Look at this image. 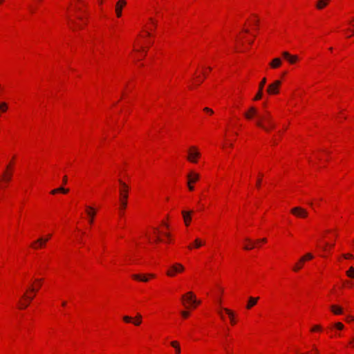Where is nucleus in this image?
<instances>
[{"instance_id":"nucleus-16","label":"nucleus","mask_w":354,"mask_h":354,"mask_svg":"<svg viewBox=\"0 0 354 354\" xmlns=\"http://www.w3.org/2000/svg\"><path fill=\"white\" fill-rule=\"evenodd\" d=\"M281 56L290 65H295L300 61L299 55L291 54L288 51H283Z\"/></svg>"},{"instance_id":"nucleus-7","label":"nucleus","mask_w":354,"mask_h":354,"mask_svg":"<svg viewBox=\"0 0 354 354\" xmlns=\"http://www.w3.org/2000/svg\"><path fill=\"white\" fill-rule=\"evenodd\" d=\"M129 190V186L126 183L120 181V186H119V194H120L119 212H120V216L123 215L124 210L126 209V208L127 207Z\"/></svg>"},{"instance_id":"nucleus-22","label":"nucleus","mask_w":354,"mask_h":354,"mask_svg":"<svg viewBox=\"0 0 354 354\" xmlns=\"http://www.w3.org/2000/svg\"><path fill=\"white\" fill-rule=\"evenodd\" d=\"M337 233L334 230H328L325 231L322 235V239L325 241H332L335 243L337 237Z\"/></svg>"},{"instance_id":"nucleus-48","label":"nucleus","mask_w":354,"mask_h":354,"mask_svg":"<svg viewBox=\"0 0 354 354\" xmlns=\"http://www.w3.org/2000/svg\"><path fill=\"white\" fill-rule=\"evenodd\" d=\"M346 348L353 349L354 348V336H353L349 341L348 342L346 346Z\"/></svg>"},{"instance_id":"nucleus-42","label":"nucleus","mask_w":354,"mask_h":354,"mask_svg":"<svg viewBox=\"0 0 354 354\" xmlns=\"http://www.w3.org/2000/svg\"><path fill=\"white\" fill-rule=\"evenodd\" d=\"M11 176V173L8 172V171H6L2 175L1 180L8 182L10 180Z\"/></svg>"},{"instance_id":"nucleus-40","label":"nucleus","mask_w":354,"mask_h":354,"mask_svg":"<svg viewBox=\"0 0 354 354\" xmlns=\"http://www.w3.org/2000/svg\"><path fill=\"white\" fill-rule=\"evenodd\" d=\"M142 317L140 314H138L133 319L132 323L136 326H138L142 324Z\"/></svg>"},{"instance_id":"nucleus-36","label":"nucleus","mask_w":354,"mask_h":354,"mask_svg":"<svg viewBox=\"0 0 354 354\" xmlns=\"http://www.w3.org/2000/svg\"><path fill=\"white\" fill-rule=\"evenodd\" d=\"M312 334L322 333L324 331V327L321 324H313L309 330Z\"/></svg>"},{"instance_id":"nucleus-5","label":"nucleus","mask_w":354,"mask_h":354,"mask_svg":"<svg viewBox=\"0 0 354 354\" xmlns=\"http://www.w3.org/2000/svg\"><path fill=\"white\" fill-rule=\"evenodd\" d=\"M43 283L42 279H35L28 282L24 292V309L27 308L35 297Z\"/></svg>"},{"instance_id":"nucleus-31","label":"nucleus","mask_w":354,"mask_h":354,"mask_svg":"<svg viewBox=\"0 0 354 354\" xmlns=\"http://www.w3.org/2000/svg\"><path fill=\"white\" fill-rule=\"evenodd\" d=\"M282 59L280 57H275L270 62L269 66L272 69H277L279 68L282 66Z\"/></svg>"},{"instance_id":"nucleus-51","label":"nucleus","mask_w":354,"mask_h":354,"mask_svg":"<svg viewBox=\"0 0 354 354\" xmlns=\"http://www.w3.org/2000/svg\"><path fill=\"white\" fill-rule=\"evenodd\" d=\"M343 286L351 288H353V283L350 281L346 280L343 282Z\"/></svg>"},{"instance_id":"nucleus-34","label":"nucleus","mask_w":354,"mask_h":354,"mask_svg":"<svg viewBox=\"0 0 354 354\" xmlns=\"http://www.w3.org/2000/svg\"><path fill=\"white\" fill-rule=\"evenodd\" d=\"M330 0H317L315 3L316 9L321 10L328 6Z\"/></svg>"},{"instance_id":"nucleus-41","label":"nucleus","mask_w":354,"mask_h":354,"mask_svg":"<svg viewBox=\"0 0 354 354\" xmlns=\"http://www.w3.org/2000/svg\"><path fill=\"white\" fill-rule=\"evenodd\" d=\"M342 258L346 260H353L354 259V256L351 253H345L338 258V261H341Z\"/></svg>"},{"instance_id":"nucleus-54","label":"nucleus","mask_w":354,"mask_h":354,"mask_svg":"<svg viewBox=\"0 0 354 354\" xmlns=\"http://www.w3.org/2000/svg\"><path fill=\"white\" fill-rule=\"evenodd\" d=\"M261 181H262V176L259 175V176L257 180V183H256V186L257 188H259L261 187Z\"/></svg>"},{"instance_id":"nucleus-3","label":"nucleus","mask_w":354,"mask_h":354,"mask_svg":"<svg viewBox=\"0 0 354 354\" xmlns=\"http://www.w3.org/2000/svg\"><path fill=\"white\" fill-rule=\"evenodd\" d=\"M66 22L68 28L73 32L81 30L87 25V15L84 11L73 12L72 9H69L66 13Z\"/></svg>"},{"instance_id":"nucleus-1","label":"nucleus","mask_w":354,"mask_h":354,"mask_svg":"<svg viewBox=\"0 0 354 354\" xmlns=\"http://www.w3.org/2000/svg\"><path fill=\"white\" fill-rule=\"evenodd\" d=\"M156 28V21L152 18L148 19L133 44V49L130 55L132 60L140 61L145 57L148 49L153 43Z\"/></svg>"},{"instance_id":"nucleus-44","label":"nucleus","mask_w":354,"mask_h":354,"mask_svg":"<svg viewBox=\"0 0 354 354\" xmlns=\"http://www.w3.org/2000/svg\"><path fill=\"white\" fill-rule=\"evenodd\" d=\"M346 275L348 278L354 279V267H350L348 270L346 272Z\"/></svg>"},{"instance_id":"nucleus-28","label":"nucleus","mask_w":354,"mask_h":354,"mask_svg":"<svg viewBox=\"0 0 354 354\" xmlns=\"http://www.w3.org/2000/svg\"><path fill=\"white\" fill-rule=\"evenodd\" d=\"M335 246V243L332 241L322 240V243H321L320 247L322 248L323 252H329L332 250L333 247Z\"/></svg>"},{"instance_id":"nucleus-52","label":"nucleus","mask_w":354,"mask_h":354,"mask_svg":"<svg viewBox=\"0 0 354 354\" xmlns=\"http://www.w3.org/2000/svg\"><path fill=\"white\" fill-rule=\"evenodd\" d=\"M7 109V105L3 102L0 104V112H5Z\"/></svg>"},{"instance_id":"nucleus-17","label":"nucleus","mask_w":354,"mask_h":354,"mask_svg":"<svg viewBox=\"0 0 354 354\" xmlns=\"http://www.w3.org/2000/svg\"><path fill=\"white\" fill-rule=\"evenodd\" d=\"M261 113H259V111H258V109L256 108L255 106H250L248 108V110H246L244 113H243V117L245 118V120H253L254 118H256V120L258 118V115L260 114Z\"/></svg>"},{"instance_id":"nucleus-50","label":"nucleus","mask_w":354,"mask_h":354,"mask_svg":"<svg viewBox=\"0 0 354 354\" xmlns=\"http://www.w3.org/2000/svg\"><path fill=\"white\" fill-rule=\"evenodd\" d=\"M203 111L209 115H212L214 113V111H213V109H212L211 108H209V107H205L203 109Z\"/></svg>"},{"instance_id":"nucleus-60","label":"nucleus","mask_w":354,"mask_h":354,"mask_svg":"<svg viewBox=\"0 0 354 354\" xmlns=\"http://www.w3.org/2000/svg\"><path fill=\"white\" fill-rule=\"evenodd\" d=\"M328 50H329L330 53H332V52H333V47H330V48H328Z\"/></svg>"},{"instance_id":"nucleus-4","label":"nucleus","mask_w":354,"mask_h":354,"mask_svg":"<svg viewBox=\"0 0 354 354\" xmlns=\"http://www.w3.org/2000/svg\"><path fill=\"white\" fill-rule=\"evenodd\" d=\"M255 124L257 127L266 133L271 132L277 126L276 122L271 112L267 110L262 111L258 115V118L255 121Z\"/></svg>"},{"instance_id":"nucleus-35","label":"nucleus","mask_w":354,"mask_h":354,"mask_svg":"<svg viewBox=\"0 0 354 354\" xmlns=\"http://www.w3.org/2000/svg\"><path fill=\"white\" fill-rule=\"evenodd\" d=\"M259 299V297H250L247 303V305L245 306L246 309L250 310L252 307H254L258 302Z\"/></svg>"},{"instance_id":"nucleus-8","label":"nucleus","mask_w":354,"mask_h":354,"mask_svg":"<svg viewBox=\"0 0 354 354\" xmlns=\"http://www.w3.org/2000/svg\"><path fill=\"white\" fill-rule=\"evenodd\" d=\"M202 157L200 148L196 145L189 146L186 151V160L187 162L196 165Z\"/></svg>"},{"instance_id":"nucleus-29","label":"nucleus","mask_w":354,"mask_h":354,"mask_svg":"<svg viewBox=\"0 0 354 354\" xmlns=\"http://www.w3.org/2000/svg\"><path fill=\"white\" fill-rule=\"evenodd\" d=\"M255 248H257V245L253 240L249 238H245L243 240V249L245 250H251Z\"/></svg>"},{"instance_id":"nucleus-58","label":"nucleus","mask_w":354,"mask_h":354,"mask_svg":"<svg viewBox=\"0 0 354 354\" xmlns=\"http://www.w3.org/2000/svg\"><path fill=\"white\" fill-rule=\"evenodd\" d=\"M63 182H64V184H66V182H67V177H66V176H64V178H63Z\"/></svg>"},{"instance_id":"nucleus-37","label":"nucleus","mask_w":354,"mask_h":354,"mask_svg":"<svg viewBox=\"0 0 354 354\" xmlns=\"http://www.w3.org/2000/svg\"><path fill=\"white\" fill-rule=\"evenodd\" d=\"M68 192H69L68 189H66L64 187H58V188L51 190L50 194L52 195H56L57 194H66L68 193Z\"/></svg>"},{"instance_id":"nucleus-18","label":"nucleus","mask_w":354,"mask_h":354,"mask_svg":"<svg viewBox=\"0 0 354 354\" xmlns=\"http://www.w3.org/2000/svg\"><path fill=\"white\" fill-rule=\"evenodd\" d=\"M85 6L84 0H72L71 6L67 8L68 11L69 9H72L73 12H77L78 11H84L83 8Z\"/></svg>"},{"instance_id":"nucleus-56","label":"nucleus","mask_w":354,"mask_h":354,"mask_svg":"<svg viewBox=\"0 0 354 354\" xmlns=\"http://www.w3.org/2000/svg\"><path fill=\"white\" fill-rule=\"evenodd\" d=\"M95 218V217H88V218H87L88 223H89V225H92L94 223Z\"/></svg>"},{"instance_id":"nucleus-13","label":"nucleus","mask_w":354,"mask_h":354,"mask_svg":"<svg viewBox=\"0 0 354 354\" xmlns=\"http://www.w3.org/2000/svg\"><path fill=\"white\" fill-rule=\"evenodd\" d=\"M163 226L161 229L151 227L146 234L147 238L150 243H159L162 234Z\"/></svg>"},{"instance_id":"nucleus-49","label":"nucleus","mask_w":354,"mask_h":354,"mask_svg":"<svg viewBox=\"0 0 354 354\" xmlns=\"http://www.w3.org/2000/svg\"><path fill=\"white\" fill-rule=\"evenodd\" d=\"M133 319V317L128 316V315H125L122 317L123 322L127 324L132 323Z\"/></svg>"},{"instance_id":"nucleus-20","label":"nucleus","mask_w":354,"mask_h":354,"mask_svg":"<svg viewBox=\"0 0 354 354\" xmlns=\"http://www.w3.org/2000/svg\"><path fill=\"white\" fill-rule=\"evenodd\" d=\"M291 213L296 217L300 218H306L308 217V212L301 207H296L291 209Z\"/></svg>"},{"instance_id":"nucleus-6","label":"nucleus","mask_w":354,"mask_h":354,"mask_svg":"<svg viewBox=\"0 0 354 354\" xmlns=\"http://www.w3.org/2000/svg\"><path fill=\"white\" fill-rule=\"evenodd\" d=\"M181 304L185 309L194 310L201 304V301L192 291L185 292L181 296Z\"/></svg>"},{"instance_id":"nucleus-53","label":"nucleus","mask_w":354,"mask_h":354,"mask_svg":"<svg viewBox=\"0 0 354 354\" xmlns=\"http://www.w3.org/2000/svg\"><path fill=\"white\" fill-rule=\"evenodd\" d=\"M311 352L313 354H320L319 349L316 346V345H313Z\"/></svg>"},{"instance_id":"nucleus-9","label":"nucleus","mask_w":354,"mask_h":354,"mask_svg":"<svg viewBox=\"0 0 354 354\" xmlns=\"http://www.w3.org/2000/svg\"><path fill=\"white\" fill-rule=\"evenodd\" d=\"M185 266L179 262H174L169 265L165 270V274L169 278H175L185 272Z\"/></svg>"},{"instance_id":"nucleus-12","label":"nucleus","mask_w":354,"mask_h":354,"mask_svg":"<svg viewBox=\"0 0 354 354\" xmlns=\"http://www.w3.org/2000/svg\"><path fill=\"white\" fill-rule=\"evenodd\" d=\"M52 237V234H48L33 241L30 244V248L34 250H39L46 248L47 243Z\"/></svg>"},{"instance_id":"nucleus-43","label":"nucleus","mask_w":354,"mask_h":354,"mask_svg":"<svg viewBox=\"0 0 354 354\" xmlns=\"http://www.w3.org/2000/svg\"><path fill=\"white\" fill-rule=\"evenodd\" d=\"M263 95V91L258 89V91L253 98L254 101H259L262 99Z\"/></svg>"},{"instance_id":"nucleus-11","label":"nucleus","mask_w":354,"mask_h":354,"mask_svg":"<svg viewBox=\"0 0 354 354\" xmlns=\"http://www.w3.org/2000/svg\"><path fill=\"white\" fill-rule=\"evenodd\" d=\"M315 258V256L311 252H307L303 256L300 257L298 260L292 265V271L295 273H298L300 272L305 266L306 262H308L313 260Z\"/></svg>"},{"instance_id":"nucleus-19","label":"nucleus","mask_w":354,"mask_h":354,"mask_svg":"<svg viewBox=\"0 0 354 354\" xmlns=\"http://www.w3.org/2000/svg\"><path fill=\"white\" fill-rule=\"evenodd\" d=\"M194 213V210H182L181 214L183 223L186 227H189L191 225Z\"/></svg>"},{"instance_id":"nucleus-55","label":"nucleus","mask_w":354,"mask_h":354,"mask_svg":"<svg viewBox=\"0 0 354 354\" xmlns=\"http://www.w3.org/2000/svg\"><path fill=\"white\" fill-rule=\"evenodd\" d=\"M330 333H331V335H330V338H333V337H339L340 336V333H338L337 332H334V330L333 332H330Z\"/></svg>"},{"instance_id":"nucleus-10","label":"nucleus","mask_w":354,"mask_h":354,"mask_svg":"<svg viewBox=\"0 0 354 354\" xmlns=\"http://www.w3.org/2000/svg\"><path fill=\"white\" fill-rule=\"evenodd\" d=\"M217 314L223 322H225L228 319L230 325L232 326L237 323L234 312L229 308L221 307L217 310Z\"/></svg>"},{"instance_id":"nucleus-63","label":"nucleus","mask_w":354,"mask_h":354,"mask_svg":"<svg viewBox=\"0 0 354 354\" xmlns=\"http://www.w3.org/2000/svg\"><path fill=\"white\" fill-rule=\"evenodd\" d=\"M3 2V0H0V3Z\"/></svg>"},{"instance_id":"nucleus-23","label":"nucleus","mask_w":354,"mask_h":354,"mask_svg":"<svg viewBox=\"0 0 354 354\" xmlns=\"http://www.w3.org/2000/svg\"><path fill=\"white\" fill-rule=\"evenodd\" d=\"M200 179V174L195 171H190L187 175V184H195Z\"/></svg>"},{"instance_id":"nucleus-25","label":"nucleus","mask_w":354,"mask_h":354,"mask_svg":"<svg viewBox=\"0 0 354 354\" xmlns=\"http://www.w3.org/2000/svg\"><path fill=\"white\" fill-rule=\"evenodd\" d=\"M84 213L86 215V217H95L97 213V209L93 205H85L84 206Z\"/></svg>"},{"instance_id":"nucleus-61","label":"nucleus","mask_w":354,"mask_h":354,"mask_svg":"<svg viewBox=\"0 0 354 354\" xmlns=\"http://www.w3.org/2000/svg\"><path fill=\"white\" fill-rule=\"evenodd\" d=\"M66 305V301H64V302L62 303V306H64V307Z\"/></svg>"},{"instance_id":"nucleus-24","label":"nucleus","mask_w":354,"mask_h":354,"mask_svg":"<svg viewBox=\"0 0 354 354\" xmlns=\"http://www.w3.org/2000/svg\"><path fill=\"white\" fill-rule=\"evenodd\" d=\"M211 67H207L204 68L203 71V77H200L199 76L195 77L192 81L193 86H197L200 85L206 75L211 71Z\"/></svg>"},{"instance_id":"nucleus-46","label":"nucleus","mask_w":354,"mask_h":354,"mask_svg":"<svg viewBox=\"0 0 354 354\" xmlns=\"http://www.w3.org/2000/svg\"><path fill=\"white\" fill-rule=\"evenodd\" d=\"M190 310H187V309L182 310L180 312V315H181L182 318L184 319H187L190 316Z\"/></svg>"},{"instance_id":"nucleus-32","label":"nucleus","mask_w":354,"mask_h":354,"mask_svg":"<svg viewBox=\"0 0 354 354\" xmlns=\"http://www.w3.org/2000/svg\"><path fill=\"white\" fill-rule=\"evenodd\" d=\"M233 142H231L226 137L224 138V141L221 145V147L223 150H225L227 153L230 152V150L233 148Z\"/></svg>"},{"instance_id":"nucleus-62","label":"nucleus","mask_w":354,"mask_h":354,"mask_svg":"<svg viewBox=\"0 0 354 354\" xmlns=\"http://www.w3.org/2000/svg\"><path fill=\"white\" fill-rule=\"evenodd\" d=\"M37 3H41L43 0H35Z\"/></svg>"},{"instance_id":"nucleus-57","label":"nucleus","mask_w":354,"mask_h":354,"mask_svg":"<svg viewBox=\"0 0 354 354\" xmlns=\"http://www.w3.org/2000/svg\"><path fill=\"white\" fill-rule=\"evenodd\" d=\"M188 189L190 192H193L194 190V184H187Z\"/></svg>"},{"instance_id":"nucleus-47","label":"nucleus","mask_w":354,"mask_h":354,"mask_svg":"<svg viewBox=\"0 0 354 354\" xmlns=\"http://www.w3.org/2000/svg\"><path fill=\"white\" fill-rule=\"evenodd\" d=\"M257 245V248L260 247L262 244H264L267 242L266 238L259 239L254 241Z\"/></svg>"},{"instance_id":"nucleus-30","label":"nucleus","mask_w":354,"mask_h":354,"mask_svg":"<svg viewBox=\"0 0 354 354\" xmlns=\"http://www.w3.org/2000/svg\"><path fill=\"white\" fill-rule=\"evenodd\" d=\"M348 28L345 30V35L347 37H351L354 35V17H351L347 22Z\"/></svg>"},{"instance_id":"nucleus-33","label":"nucleus","mask_w":354,"mask_h":354,"mask_svg":"<svg viewBox=\"0 0 354 354\" xmlns=\"http://www.w3.org/2000/svg\"><path fill=\"white\" fill-rule=\"evenodd\" d=\"M344 324L342 322H336L333 325L327 328L328 333L333 332L335 329L337 330H342L344 328Z\"/></svg>"},{"instance_id":"nucleus-38","label":"nucleus","mask_w":354,"mask_h":354,"mask_svg":"<svg viewBox=\"0 0 354 354\" xmlns=\"http://www.w3.org/2000/svg\"><path fill=\"white\" fill-rule=\"evenodd\" d=\"M330 311L336 315H342L343 313V309L341 306L338 305H331Z\"/></svg>"},{"instance_id":"nucleus-2","label":"nucleus","mask_w":354,"mask_h":354,"mask_svg":"<svg viewBox=\"0 0 354 354\" xmlns=\"http://www.w3.org/2000/svg\"><path fill=\"white\" fill-rule=\"evenodd\" d=\"M258 28V19L254 17L245 25L244 30L239 33L236 39V48L238 51L248 50L254 41Z\"/></svg>"},{"instance_id":"nucleus-27","label":"nucleus","mask_w":354,"mask_h":354,"mask_svg":"<svg viewBox=\"0 0 354 354\" xmlns=\"http://www.w3.org/2000/svg\"><path fill=\"white\" fill-rule=\"evenodd\" d=\"M167 226H163L162 234H161V238L160 242H164L166 243H171L172 242V238L170 234L167 232Z\"/></svg>"},{"instance_id":"nucleus-21","label":"nucleus","mask_w":354,"mask_h":354,"mask_svg":"<svg viewBox=\"0 0 354 354\" xmlns=\"http://www.w3.org/2000/svg\"><path fill=\"white\" fill-rule=\"evenodd\" d=\"M205 245V240H203L201 238H196V239H195V240L193 242L190 243L188 245L187 248L189 250H197V249H199L201 247L204 246Z\"/></svg>"},{"instance_id":"nucleus-45","label":"nucleus","mask_w":354,"mask_h":354,"mask_svg":"<svg viewBox=\"0 0 354 354\" xmlns=\"http://www.w3.org/2000/svg\"><path fill=\"white\" fill-rule=\"evenodd\" d=\"M267 79L266 77H263L260 82L259 83L258 89L263 91L265 85L266 84Z\"/></svg>"},{"instance_id":"nucleus-14","label":"nucleus","mask_w":354,"mask_h":354,"mask_svg":"<svg viewBox=\"0 0 354 354\" xmlns=\"http://www.w3.org/2000/svg\"><path fill=\"white\" fill-rule=\"evenodd\" d=\"M282 80H274L268 84L266 92L270 96L277 95L280 93L282 86Z\"/></svg>"},{"instance_id":"nucleus-15","label":"nucleus","mask_w":354,"mask_h":354,"mask_svg":"<svg viewBox=\"0 0 354 354\" xmlns=\"http://www.w3.org/2000/svg\"><path fill=\"white\" fill-rule=\"evenodd\" d=\"M156 278V274L153 273L133 274L131 275V279L133 280L144 283H147Z\"/></svg>"},{"instance_id":"nucleus-39","label":"nucleus","mask_w":354,"mask_h":354,"mask_svg":"<svg viewBox=\"0 0 354 354\" xmlns=\"http://www.w3.org/2000/svg\"><path fill=\"white\" fill-rule=\"evenodd\" d=\"M170 345L175 350V354H180L181 353V348L179 342L176 340L171 341L170 342Z\"/></svg>"},{"instance_id":"nucleus-59","label":"nucleus","mask_w":354,"mask_h":354,"mask_svg":"<svg viewBox=\"0 0 354 354\" xmlns=\"http://www.w3.org/2000/svg\"><path fill=\"white\" fill-rule=\"evenodd\" d=\"M97 2L100 5H102L104 2V0H97Z\"/></svg>"},{"instance_id":"nucleus-26","label":"nucleus","mask_w":354,"mask_h":354,"mask_svg":"<svg viewBox=\"0 0 354 354\" xmlns=\"http://www.w3.org/2000/svg\"><path fill=\"white\" fill-rule=\"evenodd\" d=\"M126 5L127 1L125 0H118V1L116 3L115 11L118 18L121 17L122 9Z\"/></svg>"}]
</instances>
